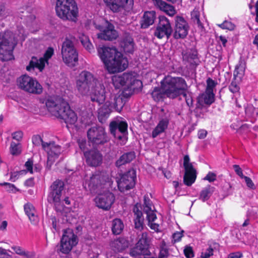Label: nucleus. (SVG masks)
<instances>
[{"label":"nucleus","mask_w":258,"mask_h":258,"mask_svg":"<svg viewBox=\"0 0 258 258\" xmlns=\"http://www.w3.org/2000/svg\"><path fill=\"white\" fill-rule=\"evenodd\" d=\"M23 133L21 131L16 132L12 134L13 139L17 141V143L14 142L11 145H20L19 142L22 140Z\"/></svg>","instance_id":"nucleus-46"},{"label":"nucleus","mask_w":258,"mask_h":258,"mask_svg":"<svg viewBox=\"0 0 258 258\" xmlns=\"http://www.w3.org/2000/svg\"><path fill=\"white\" fill-rule=\"evenodd\" d=\"M152 205L150 199L145 197L144 199L143 210L147 214V218L148 223L154 222L157 218L156 214L152 210Z\"/></svg>","instance_id":"nucleus-30"},{"label":"nucleus","mask_w":258,"mask_h":258,"mask_svg":"<svg viewBox=\"0 0 258 258\" xmlns=\"http://www.w3.org/2000/svg\"><path fill=\"white\" fill-rule=\"evenodd\" d=\"M136 178V172L134 169H131L122 174L117 181L119 190L124 192L133 188L135 185Z\"/></svg>","instance_id":"nucleus-15"},{"label":"nucleus","mask_w":258,"mask_h":258,"mask_svg":"<svg viewBox=\"0 0 258 258\" xmlns=\"http://www.w3.org/2000/svg\"><path fill=\"white\" fill-rule=\"evenodd\" d=\"M229 89L232 93H236L239 92V87L235 81H232L230 85L229 86Z\"/></svg>","instance_id":"nucleus-54"},{"label":"nucleus","mask_w":258,"mask_h":258,"mask_svg":"<svg viewBox=\"0 0 258 258\" xmlns=\"http://www.w3.org/2000/svg\"><path fill=\"white\" fill-rule=\"evenodd\" d=\"M216 174L212 172H209L204 178V180H208L210 182H214L216 180Z\"/></svg>","instance_id":"nucleus-55"},{"label":"nucleus","mask_w":258,"mask_h":258,"mask_svg":"<svg viewBox=\"0 0 258 258\" xmlns=\"http://www.w3.org/2000/svg\"><path fill=\"white\" fill-rule=\"evenodd\" d=\"M120 45L126 53H133L134 51L135 43L133 38L128 34H125Z\"/></svg>","instance_id":"nucleus-28"},{"label":"nucleus","mask_w":258,"mask_h":258,"mask_svg":"<svg viewBox=\"0 0 258 258\" xmlns=\"http://www.w3.org/2000/svg\"><path fill=\"white\" fill-rule=\"evenodd\" d=\"M174 23L173 37L176 39L185 38L189 28L188 23L183 17L176 16L174 18Z\"/></svg>","instance_id":"nucleus-14"},{"label":"nucleus","mask_w":258,"mask_h":258,"mask_svg":"<svg viewBox=\"0 0 258 258\" xmlns=\"http://www.w3.org/2000/svg\"><path fill=\"white\" fill-rule=\"evenodd\" d=\"M45 105L52 115L63 120L66 123L74 124L77 121V114L62 97H50L46 100Z\"/></svg>","instance_id":"nucleus-2"},{"label":"nucleus","mask_w":258,"mask_h":258,"mask_svg":"<svg viewBox=\"0 0 258 258\" xmlns=\"http://www.w3.org/2000/svg\"><path fill=\"white\" fill-rule=\"evenodd\" d=\"M107 6L113 12H118L123 8L132 9L134 0H104Z\"/></svg>","instance_id":"nucleus-20"},{"label":"nucleus","mask_w":258,"mask_h":258,"mask_svg":"<svg viewBox=\"0 0 258 258\" xmlns=\"http://www.w3.org/2000/svg\"><path fill=\"white\" fill-rule=\"evenodd\" d=\"M135 158V154L134 152H130L124 154L116 161V164L117 166H120L123 164L131 162Z\"/></svg>","instance_id":"nucleus-36"},{"label":"nucleus","mask_w":258,"mask_h":258,"mask_svg":"<svg viewBox=\"0 0 258 258\" xmlns=\"http://www.w3.org/2000/svg\"><path fill=\"white\" fill-rule=\"evenodd\" d=\"M156 18V14L154 11H147L145 12L142 19L141 21V27L146 29L154 24Z\"/></svg>","instance_id":"nucleus-29"},{"label":"nucleus","mask_w":258,"mask_h":258,"mask_svg":"<svg viewBox=\"0 0 258 258\" xmlns=\"http://www.w3.org/2000/svg\"><path fill=\"white\" fill-rule=\"evenodd\" d=\"M1 185L5 186L6 190L10 192L15 193L18 191V189L13 184L4 182Z\"/></svg>","instance_id":"nucleus-50"},{"label":"nucleus","mask_w":258,"mask_h":258,"mask_svg":"<svg viewBox=\"0 0 258 258\" xmlns=\"http://www.w3.org/2000/svg\"><path fill=\"white\" fill-rule=\"evenodd\" d=\"M155 6L162 11L165 8L167 3L162 0H153Z\"/></svg>","instance_id":"nucleus-57"},{"label":"nucleus","mask_w":258,"mask_h":258,"mask_svg":"<svg viewBox=\"0 0 258 258\" xmlns=\"http://www.w3.org/2000/svg\"><path fill=\"white\" fill-rule=\"evenodd\" d=\"M89 141L96 145L104 144L109 141L105 128L99 125L91 126L87 131Z\"/></svg>","instance_id":"nucleus-11"},{"label":"nucleus","mask_w":258,"mask_h":258,"mask_svg":"<svg viewBox=\"0 0 258 258\" xmlns=\"http://www.w3.org/2000/svg\"><path fill=\"white\" fill-rule=\"evenodd\" d=\"M77 43L75 37L67 36L62 44L61 54L65 63L70 67H74L78 60V55L75 47Z\"/></svg>","instance_id":"nucleus-7"},{"label":"nucleus","mask_w":258,"mask_h":258,"mask_svg":"<svg viewBox=\"0 0 258 258\" xmlns=\"http://www.w3.org/2000/svg\"><path fill=\"white\" fill-rule=\"evenodd\" d=\"M80 39L81 43L84 46V47L89 52H91V51L93 49V46L90 42L88 37L83 35L80 37Z\"/></svg>","instance_id":"nucleus-41"},{"label":"nucleus","mask_w":258,"mask_h":258,"mask_svg":"<svg viewBox=\"0 0 258 258\" xmlns=\"http://www.w3.org/2000/svg\"><path fill=\"white\" fill-rule=\"evenodd\" d=\"M173 32L170 21L164 16L159 17V23L154 31V35L159 39L166 37L168 39Z\"/></svg>","instance_id":"nucleus-12"},{"label":"nucleus","mask_w":258,"mask_h":258,"mask_svg":"<svg viewBox=\"0 0 258 258\" xmlns=\"http://www.w3.org/2000/svg\"><path fill=\"white\" fill-rule=\"evenodd\" d=\"M243 256L241 252L237 251L230 253L228 254L227 258H241Z\"/></svg>","instance_id":"nucleus-64"},{"label":"nucleus","mask_w":258,"mask_h":258,"mask_svg":"<svg viewBox=\"0 0 258 258\" xmlns=\"http://www.w3.org/2000/svg\"><path fill=\"white\" fill-rule=\"evenodd\" d=\"M161 87H155L151 95L156 101H158L166 96L170 99H174L186 90L187 85L185 80L181 77H172L167 76L161 82Z\"/></svg>","instance_id":"nucleus-1"},{"label":"nucleus","mask_w":258,"mask_h":258,"mask_svg":"<svg viewBox=\"0 0 258 258\" xmlns=\"http://www.w3.org/2000/svg\"><path fill=\"white\" fill-rule=\"evenodd\" d=\"M111 95V93L106 92L105 91L104 86L99 84L98 86H96L93 94L91 96V101L93 102H96L99 104H102L104 102L105 100H108L110 96Z\"/></svg>","instance_id":"nucleus-22"},{"label":"nucleus","mask_w":258,"mask_h":258,"mask_svg":"<svg viewBox=\"0 0 258 258\" xmlns=\"http://www.w3.org/2000/svg\"><path fill=\"white\" fill-rule=\"evenodd\" d=\"M113 137L117 141V144H125L127 140V131H125L123 134L122 133H119Z\"/></svg>","instance_id":"nucleus-39"},{"label":"nucleus","mask_w":258,"mask_h":258,"mask_svg":"<svg viewBox=\"0 0 258 258\" xmlns=\"http://www.w3.org/2000/svg\"><path fill=\"white\" fill-rule=\"evenodd\" d=\"M213 93L206 92L200 95L197 98L196 108H202L205 104L210 105L214 102Z\"/></svg>","instance_id":"nucleus-26"},{"label":"nucleus","mask_w":258,"mask_h":258,"mask_svg":"<svg viewBox=\"0 0 258 258\" xmlns=\"http://www.w3.org/2000/svg\"><path fill=\"white\" fill-rule=\"evenodd\" d=\"M184 253L186 258H191L194 256L192 249L190 246H185L184 249Z\"/></svg>","instance_id":"nucleus-56"},{"label":"nucleus","mask_w":258,"mask_h":258,"mask_svg":"<svg viewBox=\"0 0 258 258\" xmlns=\"http://www.w3.org/2000/svg\"><path fill=\"white\" fill-rule=\"evenodd\" d=\"M102 61L110 73L124 71L128 66L127 60L115 47L102 46L97 49Z\"/></svg>","instance_id":"nucleus-3"},{"label":"nucleus","mask_w":258,"mask_h":258,"mask_svg":"<svg viewBox=\"0 0 258 258\" xmlns=\"http://www.w3.org/2000/svg\"><path fill=\"white\" fill-rule=\"evenodd\" d=\"M107 102L109 103V106L110 107H113L115 109L120 112L122 107L124 105V102L120 96H116L114 94L111 93V95L110 96Z\"/></svg>","instance_id":"nucleus-31"},{"label":"nucleus","mask_w":258,"mask_h":258,"mask_svg":"<svg viewBox=\"0 0 258 258\" xmlns=\"http://www.w3.org/2000/svg\"><path fill=\"white\" fill-rule=\"evenodd\" d=\"M55 11L58 17L63 20L75 22L78 16V8L74 0H57Z\"/></svg>","instance_id":"nucleus-6"},{"label":"nucleus","mask_w":258,"mask_h":258,"mask_svg":"<svg viewBox=\"0 0 258 258\" xmlns=\"http://www.w3.org/2000/svg\"><path fill=\"white\" fill-rule=\"evenodd\" d=\"M10 14V12L7 9L4 4H0V19L6 18Z\"/></svg>","instance_id":"nucleus-45"},{"label":"nucleus","mask_w":258,"mask_h":258,"mask_svg":"<svg viewBox=\"0 0 258 258\" xmlns=\"http://www.w3.org/2000/svg\"><path fill=\"white\" fill-rule=\"evenodd\" d=\"M134 81V77L128 73H123L122 75H115L112 78V84L116 89H120L125 85H132Z\"/></svg>","instance_id":"nucleus-24"},{"label":"nucleus","mask_w":258,"mask_h":258,"mask_svg":"<svg viewBox=\"0 0 258 258\" xmlns=\"http://www.w3.org/2000/svg\"><path fill=\"white\" fill-rule=\"evenodd\" d=\"M143 208L140 204H137L134 208L135 214V227L136 229L142 230L143 228L144 218L142 215V210Z\"/></svg>","instance_id":"nucleus-25"},{"label":"nucleus","mask_w":258,"mask_h":258,"mask_svg":"<svg viewBox=\"0 0 258 258\" xmlns=\"http://www.w3.org/2000/svg\"><path fill=\"white\" fill-rule=\"evenodd\" d=\"M113 181L105 172L97 171L84 182V187L91 191L108 189L112 186Z\"/></svg>","instance_id":"nucleus-5"},{"label":"nucleus","mask_w":258,"mask_h":258,"mask_svg":"<svg viewBox=\"0 0 258 258\" xmlns=\"http://www.w3.org/2000/svg\"><path fill=\"white\" fill-rule=\"evenodd\" d=\"M59 146H51V148L50 149V151H48V163L52 161V158L53 157V153L54 156H57V154H56L55 152L57 151L58 149Z\"/></svg>","instance_id":"nucleus-47"},{"label":"nucleus","mask_w":258,"mask_h":258,"mask_svg":"<svg viewBox=\"0 0 258 258\" xmlns=\"http://www.w3.org/2000/svg\"><path fill=\"white\" fill-rule=\"evenodd\" d=\"M242 178L244 180L247 187L251 189H255L256 188L254 183L249 177L244 176Z\"/></svg>","instance_id":"nucleus-53"},{"label":"nucleus","mask_w":258,"mask_h":258,"mask_svg":"<svg viewBox=\"0 0 258 258\" xmlns=\"http://www.w3.org/2000/svg\"><path fill=\"white\" fill-rule=\"evenodd\" d=\"M79 239L73 230L67 229L64 230L57 251L63 254H68L78 243Z\"/></svg>","instance_id":"nucleus-9"},{"label":"nucleus","mask_w":258,"mask_h":258,"mask_svg":"<svg viewBox=\"0 0 258 258\" xmlns=\"http://www.w3.org/2000/svg\"><path fill=\"white\" fill-rule=\"evenodd\" d=\"M200 13L198 10L194 9L191 12V19L192 21L195 23L197 24L198 27L203 28V24L200 19Z\"/></svg>","instance_id":"nucleus-38"},{"label":"nucleus","mask_w":258,"mask_h":258,"mask_svg":"<svg viewBox=\"0 0 258 258\" xmlns=\"http://www.w3.org/2000/svg\"><path fill=\"white\" fill-rule=\"evenodd\" d=\"M183 231L176 232L172 235L173 240L174 242L179 241L183 236Z\"/></svg>","instance_id":"nucleus-59"},{"label":"nucleus","mask_w":258,"mask_h":258,"mask_svg":"<svg viewBox=\"0 0 258 258\" xmlns=\"http://www.w3.org/2000/svg\"><path fill=\"white\" fill-rule=\"evenodd\" d=\"M17 84L20 89L29 93L40 94L42 92V87L38 81L26 75L18 78Z\"/></svg>","instance_id":"nucleus-10"},{"label":"nucleus","mask_w":258,"mask_h":258,"mask_svg":"<svg viewBox=\"0 0 258 258\" xmlns=\"http://www.w3.org/2000/svg\"><path fill=\"white\" fill-rule=\"evenodd\" d=\"M50 187L51 191L48 196L49 200L53 202L56 208L60 210V208L58 207L60 204L61 192L63 188V183L60 180H56L53 183Z\"/></svg>","instance_id":"nucleus-21"},{"label":"nucleus","mask_w":258,"mask_h":258,"mask_svg":"<svg viewBox=\"0 0 258 258\" xmlns=\"http://www.w3.org/2000/svg\"><path fill=\"white\" fill-rule=\"evenodd\" d=\"M170 16H173L175 13V10L173 6L167 4L165 8L162 10Z\"/></svg>","instance_id":"nucleus-51"},{"label":"nucleus","mask_w":258,"mask_h":258,"mask_svg":"<svg viewBox=\"0 0 258 258\" xmlns=\"http://www.w3.org/2000/svg\"><path fill=\"white\" fill-rule=\"evenodd\" d=\"M53 53V49L52 47H48L43 57L38 59L36 57L33 56L29 64L27 66L26 70L30 72L33 71L35 68H37L40 71H42L45 67V62H48V60L51 57Z\"/></svg>","instance_id":"nucleus-16"},{"label":"nucleus","mask_w":258,"mask_h":258,"mask_svg":"<svg viewBox=\"0 0 258 258\" xmlns=\"http://www.w3.org/2000/svg\"><path fill=\"white\" fill-rule=\"evenodd\" d=\"M245 70V63L242 61H239V63L235 67V69L234 72V75L236 76L238 74L242 75Z\"/></svg>","instance_id":"nucleus-44"},{"label":"nucleus","mask_w":258,"mask_h":258,"mask_svg":"<svg viewBox=\"0 0 258 258\" xmlns=\"http://www.w3.org/2000/svg\"><path fill=\"white\" fill-rule=\"evenodd\" d=\"M124 225L119 219H115L112 222V231L114 234H119L123 230Z\"/></svg>","instance_id":"nucleus-37"},{"label":"nucleus","mask_w":258,"mask_h":258,"mask_svg":"<svg viewBox=\"0 0 258 258\" xmlns=\"http://www.w3.org/2000/svg\"><path fill=\"white\" fill-rule=\"evenodd\" d=\"M12 249L18 254L25 255L27 257L29 256L28 252L24 251V250L19 246H14L12 247Z\"/></svg>","instance_id":"nucleus-52"},{"label":"nucleus","mask_w":258,"mask_h":258,"mask_svg":"<svg viewBox=\"0 0 258 258\" xmlns=\"http://www.w3.org/2000/svg\"><path fill=\"white\" fill-rule=\"evenodd\" d=\"M182 57L184 61L190 63L191 65L197 66L198 64V52L195 49H191L183 52Z\"/></svg>","instance_id":"nucleus-32"},{"label":"nucleus","mask_w":258,"mask_h":258,"mask_svg":"<svg viewBox=\"0 0 258 258\" xmlns=\"http://www.w3.org/2000/svg\"><path fill=\"white\" fill-rule=\"evenodd\" d=\"M24 211L32 224L35 225L38 223L39 221L38 217L33 205L30 203L25 204L24 205Z\"/></svg>","instance_id":"nucleus-33"},{"label":"nucleus","mask_w":258,"mask_h":258,"mask_svg":"<svg viewBox=\"0 0 258 258\" xmlns=\"http://www.w3.org/2000/svg\"><path fill=\"white\" fill-rule=\"evenodd\" d=\"M32 142L34 145H54V142H50L49 143H45L43 141L41 137L38 135L33 136Z\"/></svg>","instance_id":"nucleus-40"},{"label":"nucleus","mask_w":258,"mask_h":258,"mask_svg":"<svg viewBox=\"0 0 258 258\" xmlns=\"http://www.w3.org/2000/svg\"><path fill=\"white\" fill-rule=\"evenodd\" d=\"M213 249L211 248H209L205 251L202 252L200 258H209L210 256L213 255Z\"/></svg>","instance_id":"nucleus-58"},{"label":"nucleus","mask_w":258,"mask_h":258,"mask_svg":"<svg viewBox=\"0 0 258 258\" xmlns=\"http://www.w3.org/2000/svg\"><path fill=\"white\" fill-rule=\"evenodd\" d=\"M185 90H184L185 91ZM184 91L182 92L181 94H183L184 97L185 98L186 103L189 107H192L193 106V99L192 97L189 95L187 96L186 94L183 93Z\"/></svg>","instance_id":"nucleus-61"},{"label":"nucleus","mask_w":258,"mask_h":258,"mask_svg":"<svg viewBox=\"0 0 258 258\" xmlns=\"http://www.w3.org/2000/svg\"><path fill=\"white\" fill-rule=\"evenodd\" d=\"M183 165L185 170L183 181L185 184L190 186L197 177L196 171L188 155H185L183 159Z\"/></svg>","instance_id":"nucleus-17"},{"label":"nucleus","mask_w":258,"mask_h":258,"mask_svg":"<svg viewBox=\"0 0 258 258\" xmlns=\"http://www.w3.org/2000/svg\"><path fill=\"white\" fill-rule=\"evenodd\" d=\"M118 36V33L115 30L113 25L108 22L107 25L102 28V29L100 30V32L97 34L98 38L109 41L116 39Z\"/></svg>","instance_id":"nucleus-23"},{"label":"nucleus","mask_w":258,"mask_h":258,"mask_svg":"<svg viewBox=\"0 0 258 258\" xmlns=\"http://www.w3.org/2000/svg\"><path fill=\"white\" fill-rule=\"evenodd\" d=\"M26 173V171L25 170H21L20 171H15L11 172L10 180L14 182L17 179H18L21 175H24Z\"/></svg>","instance_id":"nucleus-49"},{"label":"nucleus","mask_w":258,"mask_h":258,"mask_svg":"<svg viewBox=\"0 0 258 258\" xmlns=\"http://www.w3.org/2000/svg\"><path fill=\"white\" fill-rule=\"evenodd\" d=\"M169 124V120L167 118L161 119L156 127L154 129L152 132V137L156 138L161 133H163L167 128Z\"/></svg>","instance_id":"nucleus-34"},{"label":"nucleus","mask_w":258,"mask_h":258,"mask_svg":"<svg viewBox=\"0 0 258 258\" xmlns=\"http://www.w3.org/2000/svg\"><path fill=\"white\" fill-rule=\"evenodd\" d=\"M110 133L113 136L119 133H123L127 131V124L124 121H114L109 125Z\"/></svg>","instance_id":"nucleus-27"},{"label":"nucleus","mask_w":258,"mask_h":258,"mask_svg":"<svg viewBox=\"0 0 258 258\" xmlns=\"http://www.w3.org/2000/svg\"><path fill=\"white\" fill-rule=\"evenodd\" d=\"M148 246L147 233H143L136 246L131 250V255L133 256L148 255L149 253Z\"/></svg>","instance_id":"nucleus-18"},{"label":"nucleus","mask_w":258,"mask_h":258,"mask_svg":"<svg viewBox=\"0 0 258 258\" xmlns=\"http://www.w3.org/2000/svg\"><path fill=\"white\" fill-rule=\"evenodd\" d=\"M17 40L13 32L6 31L0 33V59L3 61L14 58L13 50Z\"/></svg>","instance_id":"nucleus-4"},{"label":"nucleus","mask_w":258,"mask_h":258,"mask_svg":"<svg viewBox=\"0 0 258 258\" xmlns=\"http://www.w3.org/2000/svg\"><path fill=\"white\" fill-rule=\"evenodd\" d=\"M207 87L206 91L207 92L213 93V89L217 84L216 81H215L210 78H208L206 81Z\"/></svg>","instance_id":"nucleus-43"},{"label":"nucleus","mask_w":258,"mask_h":258,"mask_svg":"<svg viewBox=\"0 0 258 258\" xmlns=\"http://www.w3.org/2000/svg\"><path fill=\"white\" fill-rule=\"evenodd\" d=\"M10 152L13 155H18L21 152L20 146H11Z\"/></svg>","instance_id":"nucleus-62"},{"label":"nucleus","mask_w":258,"mask_h":258,"mask_svg":"<svg viewBox=\"0 0 258 258\" xmlns=\"http://www.w3.org/2000/svg\"><path fill=\"white\" fill-rule=\"evenodd\" d=\"M8 222L6 220L0 221V231L6 232L7 230Z\"/></svg>","instance_id":"nucleus-63"},{"label":"nucleus","mask_w":258,"mask_h":258,"mask_svg":"<svg viewBox=\"0 0 258 258\" xmlns=\"http://www.w3.org/2000/svg\"><path fill=\"white\" fill-rule=\"evenodd\" d=\"M219 26L222 29L230 31L234 30L235 27L234 24L228 21H225L223 23L219 25Z\"/></svg>","instance_id":"nucleus-48"},{"label":"nucleus","mask_w":258,"mask_h":258,"mask_svg":"<svg viewBox=\"0 0 258 258\" xmlns=\"http://www.w3.org/2000/svg\"><path fill=\"white\" fill-rule=\"evenodd\" d=\"M212 188L209 186L206 187L203 190H202L200 194V199H201L204 202L207 200L212 194Z\"/></svg>","instance_id":"nucleus-42"},{"label":"nucleus","mask_w":258,"mask_h":258,"mask_svg":"<svg viewBox=\"0 0 258 258\" xmlns=\"http://www.w3.org/2000/svg\"><path fill=\"white\" fill-rule=\"evenodd\" d=\"M33 161L31 159H28V160L25 163V166L27 170V171L29 172L30 173H33Z\"/></svg>","instance_id":"nucleus-60"},{"label":"nucleus","mask_w":258,"mask_h":258,"mask_svg":"<svg viewBox=\"0 0 258 258\" xmlns=\"http://www.w3.org/2000/svg\"><path fill=\"white\" fill-rule=\"evenodd\" d=\"M128 241L124 238H120L113 241L111 243V246L114 250L120 251L127 247Z\"/></svg>","instance_id":"nucleus-35"},{"label":"nucleus","mask_w":258,"mask_h":258,"mask_svg":"<svg viewBox=\"0 0 258 258\" xmlns=\"http://www.w3.org/2000/svg\"><path fill=\"white\" fill-rule=\"evenodd\" d=\"M86 147V146H82L81 149L84 152L87 164L91 166L100 165L102 162V158L99 152L95 148L87 150Z\"/></svg>","instance_id":"nucleus-19"},{"label":"nucleus","mask_w":258,"mask_h":258,"mask_svg":"<svg viewBox=\"0 0 258 258\" xmlns=\"http://www.w3.org/2000/svg\"><path fill=\"white\" fill-rule=\"evenodd\" d=\"M97 79L94 75L87 71L81 72L76 79V89L82 96L89 94L91 89L96 84Z\"/></svg>","instance_id":"nucleus-8"},{"label":"nucleus","mask_w":258,"mask_h":258,"mask_svg":"<svg viewBox=\"0 0 258 258\" xmlns=\"http://www.w3.org/2000/svg\"><path fill=\"white\" fill-rule=\"evenodd\" d=\"M115 200L113 194L110 191H106L99 194L94 198L95 206L99 209L104 211H109L112 207Z\"/></svg>","instance_id":"nucleus-13"}]
</instances>
